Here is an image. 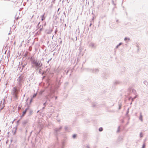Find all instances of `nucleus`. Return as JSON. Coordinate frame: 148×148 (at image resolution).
Segmentation results:
<instances>
[{
	"mask_svg": "<svg viewBox=\"0 0 148 148\" xmlns=\"http://www.w3.org/2000/svg\"><path fill=\"white\" fill-rule=\"evenodd\" d=\"M31 63L33 67H35L37 69H38L39 68L41 67L42 65L40 60H38L35 59L32 60H31Z\"/></svg>",
	"mask_w": 148,
	"mask_h": 148,
	"instance_id": "1",
	"label": "nucleus"
},
{
	"mask_svg": "<svg viewBox=\"0 0 148 148\" xmlns=\"http://www.w3.org/2000/svg\"><path fill=\"white\" fill-rule=\"evenodd\" d=\"M19 89H19H17L16 87H14L12 88V94L15 99H16L18 98V94L20 91Z\"/></svg>",
	"mask_w": 148,
	"mask_h": 148,
	"instance_id": "2",
	"label": "nucleus"
},
{
	"mask_svg": "<svg viewBox=\"0 0 148 148\" xmlns=\"http://www.w3.org/2000/svg\"><path fill=\"white\" fill-rule=\"evenodd\" d=\"M17 85L19 86L20 88L21 87L22 84L24 83V80L23 77L22 76H20L17 79Z\"/></svg>",
	"mask_w": 148,
	"mask_h": 148,
	"instance_id": "3",
	"label": "nucleus"
},
{
	"mask_svg": "<svg viewBox=\"0 0 148 148\" xmlns=\"http://www.w3.org/2000/svg\"><path fill=\"white\" fill-rule=\"evenodd\" d=\"M62 127L60 126L59 127H57L54 129V134L56 137L59 133H60V130L62 129Z\"/></svg>",
	"mask_w": 148,
	"mask_h": 148,
	"instance_id": "4",
	"label": "nucleus"
},
{
	"mask_svg": "<svg viewBox=\"0 0 148 148\" xmlns=\"http://www.w3.org/2000/svg\"><path fill=\"white\" fill-rule=\"evenodd\" d=\"M89 47L92 48H95L96 47V45L95 44L91 42L90 43L89 45Z\"/></svg>",
	"mask_w": 148,
	"mask_h": 148,
	"instance_id": "5",
	"label": "nucleus"
},
{
	"mask_svg": "<svg viewBox=\"0 0 148 148\" xmlns=\"http://www.w3.org/2000/svg\"><path fill=\"white\" fill-rule=\"evenodd\" d=\"M5 102L4 99H3V101H1V103H0V107L1 108V109H3L5 106L4 103Z\"/></svg>",
	"mask_w": 148,
	"mask_h": 148,
	"instance_id": "6",
	"label": "nucleus"
},
{
	"mask_svg": "<svg viewBox=\"0 0 148 148\" xmlns=\"http://www.w3.org/2000/svg\"><path fill=\"white\" fill-rule=\"evenodd\" d=\"M89 71L93 73H97L99 71V70L97 69H89Z\"/></svg>",
	"mask_w": 148,
	"mask_h": 148,
	"instance_id": "7",
	"label": "nucleus"
},
{
	"mask_svg": "<svg viewBox=\"0 0 148 148\" xmlns=\"http://www.w3.org/2000/svg\"><path fill=\"white\" fill-rule=\"evenodd\" d=\"M64 129L65 131L67 132L70 131L71 130L70 127H69L67 126H65L64 127Z\"/></svg>",
	"mask_w": 148,
	"mask_h": 148,
	"instance_id": "8",
	"label": "nucleus"
},
{
	"mask_svg": "<svg viewBox=\"0 0 148 148\" xmlns=\"http://www.w3.org/2000/svg\"><path fill=\"white\" fill-rule=\"evenodd\" d=\"M132 90V92L134 94H135L136 93V90L135 89H132L131 88H129L128 89V90L129 91V92H128V93H130V91H131V90Z\"/></svg>",
	"mask_w": 148,
	"mask_h": 148,
	"instance_id": "9",
	"label": "nucleus"
},
{
	"mask_svg": "<svg viewBox=\"0 0 148 148\" xmlns=\"http://www.w3.org/2000/svg\"><path fill=\"white\" fill-rule=\"evenodd\" d=\"M53 31L52 29H50L49 30H46V32L47 34H51L52 32Z\"/></svg>",
	"mask_w": 148,
	"mask_h": 148,
	"instance_id": "10",
	"label": "nucleus"
},
{
	"mask_svg": "<svg viewBox=\"0 0 148 148\" xmlns=\"http://www.w3.org/2000/svg\"><path fill=\"white\" fill-rule=\"evenodd\" d=\"M28 122V121L27 120H24L22 122V124L23 125L25 126Z\"/></svg>",
	"mask_w": 148,
	"mask_h": 148,
	"instance_id": "11",
	"label": "nucleus"
},
{
	"mask_svg": "<svg viewBox=\"0 0 148 148\" xmlns=\"http://www.w3.org/2000/svg\"><path fill=\"white\" fill-rule=\"evenodd\" d=\"M28 108H26L25 109V110L23 112V114H22V116H23L25 114V113H26L27 110H28Z\"/></svg>",
	"mask_w": 148,
	"mask_h": 148,
	"instance_id": "12",
	"label": "nucleus"
},
{
	"mask_svg": "<svg viewBox=\"0 0 148 148\" xmlns=\"http://www.w3.org/2000/svg\"><path fill=\"white\" fill-rule=\"evenodd\" d=\"M139 119L141 121H143V116L142 115L141 113H140V116L139 117Z\"/></svg>",
	"mask_w": 148,
	"mask_h": 148,
	"instance_id": "13",
	"label": "nucleus"
},
{
	"mask_svg": "<svg viewBox=\"0 0 148 148\" xmlns=\"http://www.w3.org/2000/svg\"><path fill=\"white\" fill-rule=\"evenodd\" d=\"M45 14V13H44L43 15H42L41 16V17H42L41 20L42 21H43L45 19V16H44Z\"/></svg>",
	"mask_w": 148,
	"mask_h": 148,
	"instance_id": "14",
	"label": "nucleus"
},
{
	"mask_svg": "<svg viewBox=\"0 0 148 148\" xmlns=\"http://www.w3.org/2000/svg\"><path fill=\"white\" fill-rule=\"evenodd\" d=\"M27 64V62L25 63L24 64H23V63L21 64V65H22V69L25 66H26V65Z\"/></svg>",
	"mask_w": 148,
	"mask_h": 148,
	"instance_id": "15",
	"label": "nucleus"
},
{
	"mask_svg": "<svg viewBox=\"0 0 148 148\" xmlns=\"http://www.w3.org/2000/svg\"><path fill=\"white\" fill-rule=\"evenodd\" d=\"M114 83L115 84H120L121 83V82L118 80H116L115 82Z\"/></svg>",
	"mask_w": 148,
	"mask_h": 148,
	"instance_id": "16",
	"label": "nucleus"
},
{
	"mask_svg": "<svg viewBox=\"0 0 148 148\" xmlns=\"http://www.w3.org/2000/svg\"><path fill=\"white\" fill-rule=\"evenodd\" d=\"M48 95L51 99H52L53 97L54 96L53 95H52V94H51V93H49V94Z\"/></svg>",
	"mask_w": 148,
	"mask_h": 148,
	"instance_id": "17",
	"label": "nucleus"
},
{
	"mask_svg": "<svg viewBox=\"0 0 148 148\" xmlns=\"http://www.w3.org/2000/svg\"><path fill=\"white\" fill-rule=\"evenodd\" d=\"M65 144V142L64 141H63L62 143V147L61 148H64V146Z\"/></svg>",
	"mask_w": 148,
	"mask_h": 148,
	"instance_id": "18",
	"label": "nucleus"
},
{
	"mask_svg": "<svg viewBox=\"0 0 148 148\" xmlns=\"http://www.w3.org/2000/svg\"><path fill=\"white\" fill-rule=\"evenodd\" d=\"M122 44V42L120 43L118 45H117L116 47V49L118 48Z\"/></svg>",
	"mask_w": 148,
	"mask_h": 148,
	"instance_id": "19",
	"label": "nucleus"
},
{
	"mask_svg": "<svg viewBox=\"0 0 148 148\" xmlns=\"http://www.w3.org/2000/svg\"><path fill=\"white\" fill-rule=\"evenodd\" d=\"M130 38H127V37H125L124 39V40L125 41L127 40L128 41H130Z\"/></svg>",
	"mask_w": 148,
	"mask_h": 148,
	"instance_id": "20",
	"label": "nucleus"
},
{
	"mask_svg": "<svg viewBox=\"0 0 148 148\" xmlns=\"http://www.w3.org/2000/svg\"><path fill=\"white\" fill-rule=\"evenodd\" d=\"M55 91L53 90H50V92L49 93H51V94H53L54 93Z\"/></svg>",
	"mask_w": 148,
	"mask_h": 148,
	"instance_id": "21",
	"label": "nucleus"
},
{
	"mask_svg": "<svg viewBox=\"0 0 148 148\" xmlns=\"http://www.w3.org/2000/svg\"><path fill=\"white\" fill-rule=\"evenodd\" d=\"M143 137V134L142 132H140V138H142Z\"/></svg>",
	"mask_w": 148,
	"mask_h": 148,
	"instance_id": "22",
	"label": "nucleus"
},
{
	"mask_svg": "<svg viewBox=\"0 0 148 148\" xmlns=\"http://www.w3.org/2000/svg\"><path fill=\"white\" fill-rule=\"evenodd\" d=\"M121 106H122V105L121 103H120L119 104V110H120L121 108Z\"/></svg>",
	"mask_w": 148,
	"mask_h": 148,
	"instance_id": "23",
	"label": "nucleus"
},
{
	"mask_svg": "<svg viewBox=\"0 0 148 148\" xmlns=\"http://www.w3.org/2000/svg\"><path fill=\"white\" fill-rule=\"evenodd\" d=\"M99 131H100V132H101L102 131H103V128H102V127H100L99 128Z\"/></svg>",
	"mask_w": 148,
	"mask_h": 148,
	"instance_id": "24",
	"label": "nucleus"
},
{
	"mask_svg": "<svg viewBox=\"0 0 148 148\" xmlns=\"http://www.w3.org/2000/svg\"><path fill=\"white\" fill-rule=\"evenodd\" d=\"M143 83L146 85L147 84V82L146 81H144L143 82Z\"/></svg>",
	"mask_w": 148,
	"mask_h": 148,
	"instance_id": "25",
	"label": "nucleus"
},
{
	"mask_svg": "<svg viewBox=\"0 0 148 148\" xmlns=\"http://www.w3.org/2000/svg\"><path fill=\"white\" fill-rule=\"evenodd\" d=\"M36 95H37V93L34 94L32 98L35 97H36Z\"/></svg>",
	"mask_w": 148,
	"mask_h": 148,
	"instance_id": "26",
	"label": "nucleus"
},
{
	"mask_svg": "<svg viewBox=\"0 0 148 148\" xmlns=\"http://www.w3.org/2000/svg\"><path fill=\"white\" fill-rule=\"evenodd\" d=\"M76 136V135L75 134H74L73 136V138H75Z\"/></svg>",
	"mask_w": 148,
	"mask_h": 148,
	"instance_id": "27",
	"label": "nucleus"
},
{
	"mask_svg": "<svg viewBox=\"0 0 148 148\" xmlns=\"http://www.w3.org/2000/svg\"><path fill=\"white\" fill-rule=\"evenodd\" d=\"M145 144L144 143L143 144L142 148H145Z\"/></svg>",
	"mask_w": 148,
	"mask_h": 148,
	"instance_id": "28",
	"label": "nucleus"
},
{
	"mask_svg": "<svg viewBox=\"0 0 148 148\" xmlns=\"http://www.w3.org/2000/svg\"><path fill=\"white\" fill-rule=\"evenodd\" d=\"M129 108H128L127 109V110L126 112V114H128V113H129Z\"/></svg>",
	"mask_w": 148,
	"mask_h": 148,
	"instance_id": "29",
	"label": "nucleus"
},
{
	"mask_svg": "<svg viewBox=\"0 0 148 148\" xmlns=\"http://www.w3.org/2000/svg\"><path fill=\"white\" fill-rule=\"evenodd\" d=\"M112 2L113 4L114 5H115L116 4L114 3V1L113 0L112 1Z\"/></svg>",
	"mask_w": 148,
	"mask_h": 148,
	"instance_id": "30",
	"label": "nucleus"
},
{
	"mask_svg": "<svg viewBox=\"0 0 148 148\" xmlns=\"http://www.w3.org/2000/svg\"><path fill=\"white\" fill-rule=\"evenodd\" d=\"M120 127H119L117 132H119V131Z\"/></svg>",
	"mask_w": 148,
	"mask_h": 148,
	"instance_id": "31",
	"label": "nucleus"
},
{
	"mask_svg": "<svg viewBox=\"0 0 148 148\" xmlns=\"http://www.w3.org/2000/svg\"><path fill=\"white\" fill-rule=\"evenodd\" d=\"M51 58L48 61H47V62L48 63H49V61H51Z\"/></svg>",
	"mask_w": 148,
	"mask_h": 148,
	"instance_id": "32",
	"label": "nucleus"
},
{
	"mask_svg": "<svg viewBox=\"0 0 148 148\" xmlns=\"http://www.w3.org/2000/svg\"><path fill=\"white\" fill-rule=\"evenodd\" d=\"M42 27H43V26H42V27L40 28V31H41L42 30Z\"/></svg>",
	"mask_w": 148,
	"mask_h": 148,
	"instance_id": "33",
	"label": "nucleus"
},
{
	"mask_svg": "<svg viewBox=\"0 0 148 148\" xmlns=\"http://www.w3.org/2000/svg\"><path fill=\"white\" fill-rule=\"evenodd\" d=\"M86 148H90L89 145H87L86 146Z\"/></svg>",
	"mask_w": 148,
	"mask_h": 148,
	"instance_id": "34",
	"label": "nucleus"
},
{
	"mask_svg": "<svg viewBox=\"0 0 148 148\" xmlns=\"http://www.w3.org/2000/svg\"><path fill=\"white\" fill-rule=\"evenodd\" d=\"M46 103H43V105L45 107L46 106Z\"/></svg>",
	"mask_w": 148,
	"mask_h": 148,
	"instance_id": "35",
	"label": "nucleus"
},
{
	"mask_svg": "<svg viewBox=\"0 0 148 148\" xmlns=\"http://www.w3.org/2000/svg\"><path fill=\"white\" fill-rule=\"evenodd\" d=\"M32 100H33V98H32L30 100V103H31L32 102Z\"/></svg>",
	"mask_w": 148,
	"mask_h": 148,
	"instance_id": "36",
	"label": "nucleus"
},
{
	"mask_svg": "<svg viewBox=\"0 0 148 148\" xmlns=\"http://www.w3.org/2000/svg\"><path fill=\"white\" fill-rule=\"evenodd\" d=\"M69 72V70H68L66 72V75H67L68 74V73Z\"/></svg>",
	"mask_w": 148,
	"mask_h": 148,
	"instance_id": "37",
	"label": "nucleus"
},
{
	"mask_svg": "<svg viewBox=\"0 0 148 148\" xmlns=\"http://www.w3.org/2000/svg\"><path fill=\"white\" fill-rule=\"evenodd\" d=\"M57 32V30H56L55 31V34H56Z\"/></svg>",
	"mask_w": 148,
	"mask_h": 148,
	"instance_id": "38",
	"label": "nucleus"
},
{
	"mask_svg": "<svg viewBox=\"0 0 148 148\" xmlns=\"http://www.w3.org/2000/svg\"><path fill=\"white\" fill-rule=\"evenodd\" d=\"M92 25V23H90V24L89 26L90 27Z\"/></svg>",
	"mask_w": 148,
	"mask_h": 148,
	"instance_id": "39",
	"label": "nucleus"
},
{
	"mask_svg": "<svg viewBox=\"0 0 148 148\" xmlns=\"http://www.w3.org/2000/svg\"><path fill=\"white\" fill-rule=\"evenodd\" d=\"M55 100H56L57 99V96H55Z\"/></svg>",
	"mask_w": 148,
	"mask_h": 148,
	"instance_id": "40",
	"label": "nucleus"
},
{
	"mask_svg": "<svg viewBox=\"0 0 148 148\" xmlns=\"http://www.w3.org/2000/svg\"><path fill=\"white\" fill-rule=\"evenodd\" d=\"M45 106H44V107H43L42 108V110H43L45 108Z\"/></svg>",
	"mask_w": 148,
	"mask_h": 148,
	"instance_id": "41",
	"label": "nucleus"
},
{
	"mask_svg": "<svg viewBox=\"0 0 148 148\" xmlns=\"http://www.w3.org/2000/svg\"><path fill=\"white\" fill-rule=\"evenodd\" d=\"M46 25V23H44V26H45Z\"/></svg>",
	"mask_w": 148,
	"mask_h": 148,
	"instance_id": "42",
	"label": "nucleus"
},
{
	"mask_svg": "<svg viewBox=\"0 0 148 148\" xmlns=\"http://www.w3.org/2000/svg\"><path fill=\"white\" fill-rule=\"evenodd\" d=\"M40 22H39L38 23V25H37V26H38V25H39L40 24Z\"/></svg>",
	"mask_w": 148,
	"mask_h": 148,
	"instance_id": "43",
	"label": "nucleus"
},
{
	"mask_svg": "<svg viewBox=\"0 0 148 148\" xmlns=\"http://www.w3.org/2000/svg\"><path fill=\"white\" fill-rule=\"evenodd\" d=\"M45 77V76H44L42 77V79H43Z\"/></svg>",
	"mask_w": 148,
	"mask_h": 148,
	"instance_id": "44",
	"label": "nucleus"
},
{
	"mask_svg": "<svg viewBox=\"0 0 148 148\" xmlns=\"http://www.w3.org/2000/svg\"><path fill=\"white\" fill-rule=\"evenodd\" d=\"M41 60H44V59L42 58Z\"/></svg>",
	"mask_w": 148,
	"mask_h": 148,
	"instance_id": "45",
	"label": "nucleus"
},
{
	"mask_svg": "<svg viewBox=\"0 0 148 148\" xmlns=\"http://www.w3.org/2000/svg\"><path fill=\"white\" fill-rule=\"evenodd\" d=\"M136 97H134V98L133 99H134Z\"/></svg>",
	"mask_w": 148,
	"mask_h": 148,
	"instance_id": "46",
	"label": "nucleus"
},
{
	"mask_svg": "<svg viewBox=\"0 0 148 148\" xmlns=\"http://www.w3.org/2000/svg\"><path fill=\"white\" fill-rule=\"evenodd\" d=\"M27 130H26V132L27 133Z\"/></svg>",
	"mask_w": 148,
	"mask_h": 148,
	"instance_id": "47",
	"label": "nucleus"
},
{
	"mask_svg": "<svg viewBox=\"0 0 148 148\" xmlns=\"http://www.w3.org/2000/svg\"><path fill=\"white\" fill-rule=\"evenodd\" d=\"M25 95H24V96H23V97H25Z\"/></svg>",
	"mask_w": 148,
	"mask_h": 148,
	"instance_id": "48",
	"label": "nucleus"
},
{
	"mask_svg": "<svg viewBox=\"0 0 148 148\" xmlns=\"http://www.w3.org/2000/svg\"><path fill=\"white\" fill-rule=\"evenodd\" d=\"M47 103V101H46L45 103H46V104Z\"/></svg>",
	"mask_w": 148,
	"mask_h": 148,
	"instance_id": "49",
	"label": "nucleus"
},
{
	"mask_svg": "<svg viewBox=\"0 0 148 148\" xmlns=\"http://www.w3.org/2000/svg\"><path fill=\"white\" fill-rule=\"evenodd\" d=\"M118 21V20H116V22H117Z\"/></svg>",
	"mask_w": 148,
	"mask_h": 148,
	"instance_id": "50",
	"label": "nucleus"
},
{
	"mask_svg": "<svg viewBox=\"0 0 148 148\" xmlns=\"http://www.w3.org/2000/svg\"><path fill=\"white\" fill-rule=\"evenodd\" d=\"M62 41H60V43H62Z\"/></svg>",
	"mask_w": 148,
	"mask_h": 148,
	"instance_id": "51",
	"label": "nucleus"
},
{
	"mask_svg": "<svg viewBox=\"0 0 148 148\" xmlns=\"http://www.w3.org/2000/svg\"><path fill=\"white\" fill-rule=\"evenodd\" d=\"M11 34V33H9L8 34L9 35V34Z\"/></svg>",
	"mask_w": 148,
	"mask_h": 148,
	"instance_id": "52",
	"label": "nucleus"
},
{
	"mask_svg": "<svg viewBox=\"0 0 148 148\" xmlns=\"http://www.w3.org/2000/svg\"><path fill=\"white\" fill-rule=\"evenodd\" d=\"M93 106H95V104H94V105H93Z\"/></svg>",
	"mask_w": 148,
	"mask_h": 148,
	"instance_id": "53",
	"label": "nucleus"
},
{
	"mask_svg": "<svg viewBox=\"0 0 148 148\" xmlns=\"http://www.w3.org/2000/svg\"><path fill=\"white\" fill-rule=\"evenodd\" d=\"M128 42V41H127L126 42Z\"/></svg>",
	"mask_w": 148,
	"mask_h": 148,
	"instance_id": "54",
	"label": "nucleus"
},
{
	"mask_svg": "<svg viewBox=\"0 0 148 148\" xmlns=\"http://www.w3.org/2000/svg\"><path fill=\"white\" fill-rule=\"evenodd\" d=\"M49 101H50V99H49Z\"/></svg>",
	"mask_w": 148,
	"mask_h": 148,
	"instance_id": "55",
	"label": "nucleus"
},
{
	"mask_svg": "<svg viewBox=\"0 0 148 148\" xmlns=\"http://www.w3.org/2000/svg\"><path fill=\"white\" fill-rule=\"evenodd\" d=\"M59 121V122H60V120H59V121Z\"/></svg>",
	"mask_w": 148,
	"mask_h": 148,
	"instance_id": "56",
	"label": "nucleus"
},
{
	"mask_svg": "<svg viewBox=\"0 0 148 148\" xmlns=\"http://www.w3.org/2000/svg\"><path fill=\"white\" fill-rule=\"evenodd\" d=\"M121 140H122V138H121Z\"/></svg>",
	"mask_w": 148,
	"mask_h": 148,
	"instance_id": "57",
	"label": "nucleus"
},
{
	"mask_svg": "<svg viewBox=\"0 0 148 148\" xmlns=\"http://www.w3.org/2000/svg\"><path fill=\"white\" fill-rule=\"evenodd\" d=\"M92 14H93V12H92Z\"/></svg>",
	"mask_w": 148,
	"mask_h": 148,
	"instance_id": "58",
	"label": "nucleus"
},
{
	"mask_svg": "<svg viewBox=\"0 0 148 148\" xmlns=\"http://www.w3.org/2000/svg\"><path fill=\"white\" fill-rule=\"evenodd\" d=\"M43 73H42V75H43Z\"/></svg>",
	"mask_w": 148,
	"mask_h": 148,
	"instance_id": "59",
	"label": "nucleus"
},
{
	"mask_svg": "<svg viewBox=\"0 0 148 148\" xmlns=\"http://www.w3.org/2000/svg\"><path fill=\"white\" fill-rule=\"evenodd\" d=\"M54 53H54V54H53V55H54Z\"/></svg>",
	"mask_w": 148,
	"mask_h": 148,
	"instance_id": "60",
	"label": "nucleus"
},
{
	"mask_svg": "<svg viewBox=\"0 0 148 148\" xmlns=\"http://www.w3.org/2000/svg\"><path fill=\"white\" fill-rule=\"evenodd\" d=\"M67 0V1H68V0Z\"/></svg>",
	"mask_w": 148,
	"mask_h": 148,
	"instance_id": "61",
	"label": "nucleus"
}]
</instances>
